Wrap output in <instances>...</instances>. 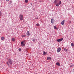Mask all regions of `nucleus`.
Masks as SVG:
<instances>
[{
  "mask_svg": "<svg viewBox=\"0 0 74 74\" xmlns=\"http://www.w3.org/2000/svg\"><path fill=\"white\" fill-rule=\"evenodd\" d=\"M19 18L20 20H23V15L20 14V15Z\"/></svg>",
  "mask_w": 74,
  "mask_h": 74,
  "instance_id": "3",
  "label": "nucleus"
},
{
  "mask_svg": "<svg viewBox=\"0 0 74 74\" xmlns=\"http://www.w3.org/2000/svg\"><path fill=\"white\" fill-rule=\"evenodd\" d=\"M36 26H40V24H39L37 23L36 24Z\"/></svg>",
  "mask_w": 74,
  "mask_h": 74,
  "instance_id": "22",
  "label": "nucleus"
},
{
  "mask_svg": "<svg viewBox=\"0 0 74 74\" xmlns=\"http://www.w3.org/2000/svg\"><path fill=\"white\" fill-rule=\"evenodd\" d=\"M25 36H26V35H22V37H25Z\"/></svg>",
  "mask_w": 74,
  "mask_h": 74,
  "instance_id": "20",
  "label": "nucleus"
},
{
  "mask_svg": "<svg viewBox=\"0 0 74 74\" xmlns=\"http://www.w3.org/2000/svg\"><path fill=\"white\" fill-rule=\"evenodd\" d=\"M6 1H10V0H6Z\"/></svg>",
  "mask_w": 74,
  "mask_h": 74,
  "instance_id": "27",
  "label": "nucleus"
},
{
  "mask_svg": "<svg viewBox=\"0 0 74 74\" xmlns=\"http://www.w3.org/2000/svg\"><path fill=\"white\" fill-rule=\"evenodd\" d=\"M35 40H36L35 39H34L32 41H35Z\"/></svg>",
  "mask_w": 74,
  "mask_h": 74,
  "instance_id": "24",
  "label": "nucleus"
},
{
  "mask_svg": "<svg viewBox=\"0 0 74 74\" xmlns=\"http://www.w3.org/2000/svg\"><path fill=\"white\" fill-rule=\"evenodd\" d=\"M12 41H15V38H12Z\"/></svg>",
  "mask_w": 74,
  "mask_h": 74,
  "instance_id": "11",
  "label": "nucleus"
},
{
  "mask_svg": "<svg viewBox=\"0 0 74 74\" xmlns=\"http://www.w3.org/2000/svg\"><path fill=\"white\" fill-rule=\"evenodd\" d=\"M1 40L2 41H3V40H5L4 37L3 36L1 38Z\"/></svg>",
  "mask_w": 74,
  "mask_h": 74,
  "instance_id": "10",
  "label": "nucleus"
},
{
  "mask_svg": "<svg viewBox=\"0 0 74 74\" xmlns=\"http://www.w3.org/2000/svg\"><path fill=\"white\" fill-rule=\"evenodd\" d=\"M43 54H44V55H45L46 54H47V53H46V52H45L44 51V53H43Z\"/></svg>",
  "mask_w": 74,
  "mask_h": 74,
  "instance_id": "19",
  "label": "nucleus"
},
{
  "mask_svg": "<svg viewBox=\"0 0 74 74\" xmlns=\"http://www.w3.org/2000/svg\"><path fill=\"white\" fill-rule=\"evenodd\" d=\"M63 38H62L61 39H58L57 40V41H58V42H60V41H62L63 40Z\"/></svg>",
  "mask_w": 74,
  "mask_h": 74,
  "instance_id": "5",
  "label": "nucleus"
},
{
  "mask_svg": "<svg viewBox=\"0 0 74 74\" xmlns=\"http://www.w3.org/2000/svg\"><path fill=\"white\" fill-rule=\"evenodd\" d=\"M61 4H62V2L61 1H60L58 3V5H60Z\"/></svg>",
  "mask_w": 74,
  "mask_h": 74,
  "instance_id": "13",
  "label": "nucleus"
},
{
  "mask_svg": "<svg viewBox=\"0 0 74 74\" xmlns=\"http://www.w3.org/2000/svg\"><path fill=\"white\" fill-rule=\"evenodd\" d=\"M1 11L0 10V16L1 15Z\"/></svg>",
  "mask_w": 74,
  "mask_h": 74,
  "instance_id": "23",
  "label": "nucleus"
},
{
  "mask_svg": "<svg viewBox=\"0 0 74 74\" xmlns=\"http://www.w3.org/2000/svg\"><path fill=\"white\" fill-rule=\"evenodd\" d=\"M56 65H58V66H60V63L59 62H57L56 63Z\"/></svg>",
  "mask_w": 74,
  "mask_h": 74,
  "instance_id": "12",
  "label": "nucleus"
},
{
  "mask_svg": "<svg viewBox=\"0 0 74 74\" xmlns=\"http://www.w3.org/2000/svg\"><path fill=\"white\" fill-rule=\"evenodd\" d=\"M61 51V48H59L58 49L57 51L58 52H59Z\"/></svg>",
  "mask_w": 74,
  "mask_h": 74,
  "instance_id": "7",
  "label": "nucleus"
},
{
  "mask_svg": "<svg viewBox=\"0 0 74 74\" xmlns=\"http://www.w3.org/2000/svg\"><path fill=\"white\" fill-rule=\"evenodd\" d=\"M27 36H29L30 35V34L29 33V31L27 32Z\"/></svg>",
  "mask_w": 74,
  "mask_h": 74,
  "instance_id": "9",
  "label": "nucleus"
},
{
  "mask_svg": "<svg viewBox=\"0 0 74 74\" xmlns=\"http://www.w3.org/2000/svg\"><path fill=\"white\" fill-rule=\"evenodd\" d=\"M53 19L52 18L51 19V23H52V21H53Z\"/></svg>",
  "mask_w": 74,
  "mask_h": 74,
  "instance_id": "18",
  "label": "nucleus"
},
{
  "mask_svg": "<svg viewBox=\"0 0 74 74\" xmlns=\"http://www.w3.org/2000/svg\"><path fill=\"white\" fill-rule=\"evenodd\" d=\"M39 2H42V0H39Z\"/></svg>",
  "mask_w": 74,
  "mask_h": 74,
  "instance_id": "21",
  "label": "nucleus"
},
{
  "mask_svg": "<svg viewBox=\"0 0 74 74\" xmlns=\"http://www.w3.org/2000/svg\"><path fill=\"white\" fill-rule=\"evenodd\" d=\"M64 51H66V52H67L68 51V50L67 49H66V48H64Z\"/></svg>",
  "mask_w": 74,
  "mask_h": 74,
  "instance_id": "14",
  "label": "nucleus"
},
{
  "mask_svg": "<svg viewBox=\"0 0 74 74\" xmlns=\"http://www.w3.org/2000/svg\"><path fill=\"white\" fill-rule=\"evenodd\" d=\"M47 60H51V58L49 57H48L47 58Z\"/></svg>",
  "mask_w": 74,
  "mask_h": 74,
  "instance_id": "8",
  "label": "nucleus"
},
{
  "mask_svg": "<svg viewBox=\"0 0 74 74\" xmlns=\"http://www.w3.org/2000/svg\"><path fill=\"white\" fill-rule=\"evenodd\" d=\"M54 29H58V28H57L56 27V26H54Z\"/></svg>",
  "mask_w": 74,
  "mask_h": 74,
  "instance_id": "16",
  "label": "nucleus"
},
{
  "mask_svg": "<svg viewBox=\"0 0 74 74\" xmlns=\"http://www.w3.org/2000/svg\"><path fill=\"white\" fill-rule=\"evenodd\" d=\"M71 45L72 47H74V44L73 43H71Z\"/></svg>",
  "mask_w": 74,
  "mask_h": 74,
  "instance_id": "17",
  "label": "nucleus"
},
{
  "mask_svg": "<svg viewBox=\"0 0 74 74\" xmlns=\"http://www.w3.org/2000/svg\"><path fill=\"white\" fill-rule=\"evenodd\" d=\"M28 0H25V2L26 3H28Z\"/></svg>",
  "mask_w": 74,
  "mask_h": 74,
  "instance_id": "15",
  "label": "nucleus"
},
{
  "mask_svg": "<svg viewBox=\"0 0 74 74\" xmlns=\"http://www.w3.org/2000/svg\"><path fill=\"white\" fill-rule=\"evenodd\" d=\"M70 23H71V21H70Z\"/></svg>",
  "mask_w": 74,
  "mask_h": 74,
  "instance_id": "29",
  "label": "nucleus"
},
{
  "mask_svg": "<svg viewBox=\"0 0 74 74\" xmlns=\"http://www.w3.org/2000/svg\"><path fill=\"white\" fill-rule=\"evenodd\" d=\"M30 5H32V3H30Z\"/></svg>",
  "mask_w": 74,
  "mask_h": 74,
  "instance_id": "26",
  "label": "nucleus"
},
{
  "mask_svg": "<svg viewBox=\"0 0 74 74\" xmlns=\"http://www.w3.org/2000/svg\"><path fill=\"white\" fill-rule=\"evenodd\" d=\"M18 50H19V51H21V49H18Z\"/></svg>",
  "mask_w": 74,
  "mask_h": 74,
  "instance_id": "25",
  "label": "nucleus"
},
{
  "mask_svg": "<svg viewBox=\"0 0 74 74\" xmlns=\"http://www.w3.org/2000/svg\"><path fill=\"white\" fill-rule=\"evenodd\" d=\"M59 1L58 0H55L54 3H56V5L57 7H59V5L58 4V3L59 2Z\"/></svg>",
  "mask_w": 74,
  "mask_h": 74,
  "instance_id": "2",
  "label": "nucleus"
},
{
  "mask_svg": "<svg viewBox=\"0 0 74 74\" xmlns=\"http://www.w3.org/2000/svg\"><path fill=\"white\" fill-rule=\"evenodd\" d=\"M24 42H25L24 41H23L21 42V45L22 47H24V46H25V44Z\"/></svg>",
  "mask_w": 74,
  "mask_h": 74,
  "instance_id": "4",
  "label": "nucleus"
},
{
  "mask_svg": "<svg viewBox=\"0 0 74 74\" xmlns=\"http://www.w3.org/2000/svg\"><path fill=\"white\" fill-rule=\"evenodd\" d=\"M64 22H65V21L63 20L61 22V25H64Z\"/></svg>",
  "mask_w": 74,
  "mask_h": 74,
  "instance_id": "6",
  "label": "nucleus"
},
{
  "mask_svg": "<svg viewBox=\"0 0 74 74\" xmlns=\"http://www.w3.org/2000/svg\"><path fill=\"white\" fill-rule=\"evenodd\" d=\"M8 62L7 63L8 64V66H9L10 64H12V61H11V60L10 59H7Z\"/></svg>",
  "mask_w": 74,
  "mask_h": 74,
  "instance_id": "1",
  "label": "nucleus"
},
{
  "mask_svg": "<svg viewBox=\"0 0 74 74\" xmlns=\"http://www.w3.org/2000/svg\"><path fill=\"white\" fill-rule=\"evenodd\" d=\"M36 19H38V18H36Z\"/></svg>",
  "mask_w": 74,
  "mask_h": 74,
  "instance_id": "28",
  "label": "nucleus"
}]
</instances>
